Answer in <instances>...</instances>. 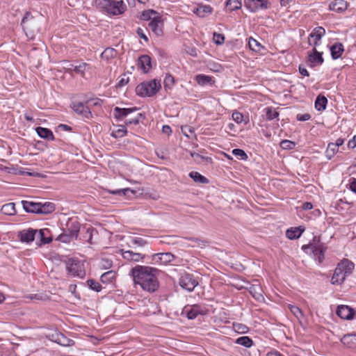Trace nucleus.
<instances>
[{"label": "nucleus", "mask_w": 356, "mask_h": 356, "mask_svg": "<svg viewBox=\"0 0 356 356\" xmlns=\"http://www.w3.org/2000/svg\"><path fill=\"white\" fill-rule=\"evenodd\" d=\"M161 270L148 266L136 265L131 270L135 285H139L143 290L153 293L159 287L158 276Z\"/></svg>", "instance_id": "nucleus-1"}, {"label": "nucleus", "mask_w": 356, "mask_h": 356, "mask_svg": "<svg viewBox=\"0 0 356 356\" xmlns=\"http://www.w3.org/2000/svg\"><path fill=\"white\" fill-rule=\"evenodd\" d=\"M302 250L307 254L313 255L315 259L321 264L325 259L324 254L327 246L321 241L320 236H315L309 244L302 246Z\"/></svg>", "instance_id": "nucleus-2"}, {"label": "nucleus", "mask_w": 356, "mask_h": 356, "mask_svg": "<svg viewBox=\"0 0 356 356\" xmlns=\"http://www.w3.org/2000/svg\"><path fill=\"white\" fill-rule=\"evenodd\" d=\"M354 269V264L348 259H343L338 264L334 270L331 279L332 284H341L345 281L346 277L350 275Z\"/></svg>", "instance_id": "nucleus-3"}, {"label": "nucleus", "mask_w": 356, "mask_h": 356, "mask_svg": "<svg viewBox=\"0 0 356 356\" xmlns=\"http://www.w3.org/2000/svg\"><path fill=\"white\" fill-rule=\"evenodd\" d=\"M41 19V17H34L29 13H26L22 19V28L29 39H34L35 35L40 32Z\"/></svg>", "instance_id": "nucleus-4"}, {"label": "nucleus", "mask_w": 356, "mask_h": 356, "mask_svg": "<svg viewBox=\"0 0 356 356\" xmlns=\"http://www.w3.org/2000/svg\"><path fill=\"white\" fill-rule=\"evenodd\" d=\"M160 80L153 79L149 81H144L136 88V92L138 96L152 97L161 89Z\"/></svg>", "instance_id": "nucleus-5"}, {"label": "nucleus", "mask_w": 356, "mask_h": 356, "mask_svg": "<svg viewBox=\"0 0 356 356\" xmlns=\"http://www.w3.org/2000/svg\"><path fill=\"white\" fill-rule=\"evenodd\" d=\"M66 269L72 276L83 278L86 275L85 270L78 259H69L66 261Z\"/></svg>", "instance_id": "nucleus-6"}, {"label": "nucleus", "mask_w": 356, "mask_h": 356, "mask_svg": "<svg viewBox=\"0 0 356 356\" xmlns=\"http://www.w3.org/2000/svg\"><path fill=\"white\" fill-rule=\"evenodd\" d=\"M179 284L182 289L188 291H192L198 284V282L192 275L185 274L179 278Z\"/></svg>", "instance_id": "nucleus-7"}, {"label": "nucleus", "mask_w": 356, "mask_h": 356, "mask_svg": "<svg viewBox=\"0 0 356 356\" xmlns=\"http://www.w3.org/2000/svg\"><path fill=\"white\" fill-rule=\"evenodd\" d=\"M149 27L156 36H161L163 33V21L161 16H154L149 23Z\"/></svg>", "instance_id": "nucleus-8"}, {"label": "nucleus", "mask_w": 356, "mask_h": 356, "mask_svg": "<svg viewBox=\"0 0 356 356\" xmlns=\"http://www.w3.org/2000/svg\"><path fill=\"white\" fill-rule=\"evenodd\" d=\"M245 6L251 12H256L259 9H266L268 8V0H245Z\"/></svg>", "instance_id": "nucleus-9"}, {"label": "nucleus", "mask_w": 356, "mask_h": 356, "mask_svg": "<svg viewBox=\"0 0 356 356\" xmlns=\"http://www.w3.org/2000/svg\"><path fill=\"white\" fill-rule=\"evenodd\" d=\"M110 5L108 8L107 13L116 15L123 13L126 9L127 6L123 1H110Z\"/></svg>", "instance_id": "nucleus-10"}, {"label": "nucleus", "mask_w": 356, "mask_h": 356, "mask_svg": "<svg viewBox=\"0 0 356 356\" xmlns=\"http://www.w3.org/2000/svg\"><path fill=\"white\" fill-rule=\"evenodd\" d=\"M110 5L108 8L107 13L116 15L123 13L126 9L127 6L123 1H110Z\"/></svg>", "instance_id": "nucleus-11"}, {"label": "nucleus", "mask_w": 356, "mask_h": 356, "mask_svg": "<svg viewBox=\"0 0 356 356\" xmlns=\"http://www.w3.org/2000/svg\"><path fill=\"white\" fill-rule=\"evenodd\" d=\"M72 108L75 113L82 115L83 118L87 119L92 118V113L88 106L82 102L73 103Z\"/></svg>", "instance_id": "nucleus-12"}, {"label": "nucleus", "mask_w": 356, "mask_h": 356, "mask_svg": "<svg viewBox=\"0 0 356 356\" xmlns=\"http://www.w3.org/2000/svg\"><path fill=\"white\" fill-rule=\"evenodd\" d=\"M337 314L342 319L352 320L355 316V311L347 305H339L337 307Z\"/></svg>", "instance_id": "nucleus-13"}, {"label": "nucleus", "mask_w": 356, "mask_h": 356, "mask_svg": "<svg viewBox=\"0 0 356 356\" xmlns=\"http://www.w3.org/2000/svg\"><path fill=\"white\" fill-rule=\"evenodd\" d=\"M122 257L129 261L138 262L143 261L145 255L140 252H134L132 250H121Z\"/></svg>", "instance_id": "nucleus-14"}, {"label": "nucleus", "mask_w": 356, "mask_h": 356, "mask_svg": "<svg viewBox=\"0 0 356 356\" xmlns=\"http://www.w3.org/2000/svg\"><path fill=\"white\" fill-rule=\"evenodd\" d=\"M184 312L188 319H195L199 314H205V309L198 305H194L190 307H185Z\"/></svg>", "instance_id": "nucleus-15"}, {"label": "nucleus", "mask_w": 356, "mask_h": 356, "mask_svg": "<svg viewBox=\"0 0 356 356\" xmlns=\"http://www.w3.org/2000/svg\"><path fill=\"white\" fill-rule=\"evenodd\" d=\"M138 108L137 107H133V108H120V107H115L113 108V115L115 118H116L118 120H122L124 118H126L129 114L138 111Z\"/></svg>", "instance_id": "nucleus-16"}, {"label": "nucleus", "mask_w": 356, "mask_h": 356, "mask_svg": "<svg viewBox=\"0 0 356 356\" xmlns=\"http://www.w3.org/2000/svg\"><path fill=\"white\" fill-rule=\"evenodd\" d=\"M37 233V229L29 228V229H24L19 232L18 236L22 242L29 243L34 241Z\"/></svg>", "instance_id": "nucleus-17"}, {"label": "nucleus", "mask_w": 356, "mask_h": 356, "mask_svg": "<svg viewBox=\"0 0 356 356\" xmlns=\"http://www.w3.org/2000/svg\"><path fill=\"white\" fill-rule=\"evenodd\" d=\"M64 231L70 234L71 237L76 239L80 231V223L77 220H70L67 222V228Z\"/></svg>", "instance_id": "nucleus-18"}, {"label": "nucleus", "mask_w": 356, "mask_h": 356, "mask_svg": "<svg viewBox=\"0 0 356 356\" xmlns=\"http://www.w3.org/2000/svg\"><path fill=\"white\" fill-rule=\"evenodd\" d=\"M308 61L311 63L313 66L321 65L324 61L322 53L318 52L316 48L314 47L312 51L308 53Z\"/></svg>", "instance_id": "nucleus-19"}, {"label": "nucleus", "mask_w": 356, "mask_h": 356, "mask_svg": "<svg viewBox=\"0 0 356 356\" xmlns=\"http://www.w3.org/2000/svg\"><path fill=\"white\" fill-rule=\"evenodd\" d=\"M138 67L144 73L149 72L152 67L151 58L148 55H142L138 58Z\"/></svg>", "instance_id": "nucleus-20"}, {"label": "nucleus", "mask_w": 356, "mask_h": 356, "mask_svg": "<svg viewBox=\"0 0 356 356\" xmlns=\"http://www.w3.org/2000/svg\"><path fill=\"white\" fill-rule=\"evenodd\" d=\"M348 8V3L344 0H334L330 3L329 8L330 10L342 13Z\"/></svg>", "instance_id": "nucleus-21"}, {"label": "nucleus", "mask_w": 356, "mask_h": 356, "mask_svg": "<svg viewBox=\"0 0 356 356\" xmlns=\"http://www.w3.org/2000/svg\"><path fill=\"white\" fill-rule=\"evenodd\" d=\"M23 209L27 213H39L40 202H33L26 200L21 202Z\"/></svg>", "instance_id": "nucleus-22"}, {"label": "nucleus", "mask_w": 356, "mask_h": 356, "mask_svg": "<svg viewBox=\"0 0 356 356\" xmlns=\"http://www.w3.org/2000/svg\"><path fill=\"white\" fill-rule=\"evenodd\" d=\"M305 231V228L302 226L298 227H291L288 229L286 232V236L288 238L293 240L298 238L302 232Z\"/></svg>", "instance_id": "nucleus-23"}, {"label": "nucleus", "mask_w": 356, "mask_h": 356, "mask_svg": "<svg viewBox=\"0 0 356 356\" xmlns=\"http://www.w3.org/2000/svg\"><path fill=\"white\" fill-rule=\"evenodd\" d=\"M344 51L343 46L340 42H337L334 44L330 47V52L332 58L334 60L338 59L340 58Z\"/></svg>", "instance_id": "nucleus-24"}, {"label": "nucleus", "mask_w": 356, "mask_h": 356, "mask_svg": "<svg viewBox=\"0 0 356 356\" xmlns=\"http://www.w3.org/2000/svg\"><path fill=\"white\" fill-rule=\"evenodd\" d=\"M35 131L38 135L42 138L49 140H54L55 139L53 132L47 128L38 127L35 129Z\"/></svg>", "instance_id": "nucleus-25"}, {"label": "nucleus", "mask_w": 356, "mask_h": 356, "mask_svg": "<svg viewBox=\"0 0 356 356\" xmlns=\"http://www.w3.org/2000/svg\"><path fill=\"white\" fill-rule=\"evenodd\" d=\"M325 34V30L322 26L316 27L309 34L308 42L312 44L311 38H314L317 41H320L323 35Z\"/></svg>", "instance_id": "nucleus-26"}, {"label": "nucleus", "mask_w": 356, "mask_h": 356, "mask_svg": "<svg viewBox=\"0 0 356 356\" xmlns=\"http://www.w3.org/2000/svg\"><path fill=\"white\" fill-rule=\"evenodd\" d=\"M249 291L254 299L257 300L264 299L263 290L259 284H252L249 288Z\"/></svg>", "instance_id": "nucleus-27"}, {"label": "nucleus", "mask_w": 356, "mask_h": 356, "mask_svg": "<svg viewBox=\"0 0 356 356\" xmlns=\"http://www.w3.org/2000/svg\"><path fill=\"white\" fill-rule=\"evenodd\" d=\"M213 8L209 5L199 6L194 9V13L200 17H204L207 14L211 13Z\"/></svg>", "instance_id": "nucleus-28"}, {"label": "nucleus", "mask_w": 356, "mask_h": 356, "mask_svg": "<svg viewBox=\"0 0 356 356\" xmlns=\"http://www.w3.org/2000/svg\"><path fill=\"white\" fill-rule=\"evenodd\" d=\"M55 210V205L52 202H40L39 213L48 214L52 213Z\"/></svg>", "instance_id": "nucleus-29"}, {"label": "nucleus", "mask_w": 356, "mask_h": 356, "mask_svg": "<svg viewBox=\"0 0 356 356\" xmlns=\"http://www.w3.org/2000/svg\"><path fill=\"white\" fill-rule=\"evenodd\" d=\"M186 240H188L191 241V243L188 245V247L192 248H204L208 242L205 240L200 239L198 238H193V237H189V238H185Z\"/></svg>", "instance_id": "nucleus-30"}, {"label": "nucleus", "mask_w": 356, "mask_h": 356, "mask_svg": "<svg viewBox=\"0 0 356 356\" xmlns=\"http://www.w3.org/2000/svg\"><path fill=\"white\" fill-rule=\"evenodd\" d=\"M49 234L48 229H40L37 233L38 238H40V243L38 244L40 246L44 244H48L51 241L52 238L51 236H47V234Z\"/></svg>", "instance_id": "nucleus-31"}, {"label": "nucleus", "mask_w": 356, "mask_h": 356, "mask_svg": "<svg viewBox=\"0 0 356 356\" xmlns=\"http://www.w3.org/2000/svg\"><path fill=\"white\" fill-rule=\"evenodd\" d=\"M154 257H158L161 263L163 264H169L175 258V255L171 252L159 253L155 254Z\"/></svg>", "instance_id": "nucleus-32"}, {"label": "nucleus", "mask_w": 356, "mask_h": 356, "mask_svg": "<svg viewBox=\"0 0 356 356\" xmlns=\"http://www.w3.org/2000/svg\"><path fill=\"white\" fill-rule=\"evenodd\" d=\"M327 104V98L321 95H318L315 101V108L319 111H324Z\"/></svg>", "instance_id": "nucleus-33"}, {"label": "nucleus", "mask_w": 356, "mask_h": 356, "mask_svg": "<svg viewBox=\"0 0 356 356\" xmlns=\"http://www.w3.org/2000/svg\"><path fill=\"white\" fill-rule=\"evenodd\" d=\"M108 192L110 194L120 195V196L130 197L131 195H135V191L129 188H124V189H118V190H108Z\"/></svg>", "instance_id": "nucleus-34"}, {"label": "nucleus", "mask_w": 356, "mask_h": 356, "mask_svg": "<svg viewBox=\"0 0 356 356\" xmlns=\"http://www.w3.org/2000/svg\"><path fill=\"white\" fill-rule=\"evenodd\" d=\"M1 212L8 216H13L16 213L15 204L13 202L8 203L2 206Z\"/></svg>", "instance_id": "nucleus-35"}, {"label": "nucleus", "mask_w": 356, "mask_h": 356, "mask_svg": "<svg viewBox=\"0 0 356 356\" xmlns=\"http://www.w3.org/2000/svg\"><path fill=\"white\" fill-rule=\"evenodd\" d=\"M195 81L197 82L199 85L205 86L207 84H212L214 81L212 79L211 76L204 75V74H198L195 76Z\"/></svg>", "instance_id": "nucleus-36"}, {"label": "nucleus", "mask_w": 356, "mask_h": 356, "mask_svg": "<svg viewBox=\"0 0 356 356\" xmlns=\"http://www.w3.org/2000/svg\"><path fill=\"white\" fill-rule=\"evenodd\" d=\"M341 341L348 346L349 348H353V344L356 342V334H348L344 335Z\"/></svg>", "instance_id": "nucleus-37"}, {"label": "nucleus", "mask_w": 356, "mask_h": 356, "mask_svg": "<svg viewBox=\"0 0 356 356\" xmlns=\"http://www.w3.org/2000/svg\"><path fill=\"white\" fill-rule=\"evenodd\" d=\"M129 243L137 247H144L147 244V241L140 236H131L129 238Z\"/></svg>", "instance_id": "nucleus-38"}, {"label": "nucleus", "mask_w": 356, "mask_h": 356, "mask_svg": "<svg viewBox=\"0 0 356 356\" xmlns=\"http://www.w3.org/2000/svg\"><path fill=\"white\" fill-rule=\"evenodd\" d=\"M189 176L195 181L201 184H208L209 180L197 172H191Z\"/></svg>", "instance_id": "nucleus-39"}, {"label": "nucleus", "mask_w": 356, "mask_h": 356, "mask_svg": "<svg viewBox=\"0 0 356 356\" xmlns=\"http://www.w3.org/2000/svg\"><path fill=\"white\" fill-rule=\"evenodd\" d=\"M118 129L113 131L111 134V136H113L115 138H122L124 136L127 132L126 125H118Z\"/></svg>", "instance_id": "nucleus-40"}, {"label": "nucleus", "mask_w": 356, "mask_h": 356, "mask_svg": "<svg viewBox=\"0 0 356 356\" xmlns=\"http://www.w3.org/2000/svg\"><path fill=\"white\" fill-rule=\"evenodd\" d=\"M236 343L246 348H250L253 344L252 340L247 336L238 338L236 341Z\"/></svg>", "instance_id": "nucleus-41"}, {"label": "nucleus", "mask_w": 356, "mask_h": 356, "mask_svg": "<svg viewBox=\"0 0 356 356\" xmlns=\"http://www.w3.org/2000/svg\"><path fill=\"white\" fill-rule=\"evenodd\" d=\"M264 111L268 120H272L279 116V113L273 107H267Z\"/></svg>", "instance_id": "nucleus-42"}, {"label": "nucleus", "mask_w": 356, "mask_h": 356, "mask_svg": "<svg viewBox=\"0 0 356 356\" xmlns=\"http://www.w3.org/2000/svg\"><path fill=\"white\" fill-rule=\"evenodd\" d=\"M116 51L113 48H106L101 54L102 59L108 60L111 58L115 57Z\"/></svg>", "instance_id": "nucleus-43"}, {"label": "nucleus", "mask_w": 356, "mask_h": 356, "mask_svg": "<svg viewBox=\"0 0 356 356\" xmlns=\"http://www.w3.org/2000/svg\"><path fill=\"white\" fill-rule=\"evenodd\" d=\"M100 279L103 283H111L115 280V273L112 270L106 272L102 275Z\"/></svg>", "instance_id": "nucleus-44"}, {"label": "nucleus", "mask_w": 356, "mask_h": 356, "mask_svg": "<svg viewBox=\"0 0 356 356\" xmlns=\"http://www.w3.org/2000/svg\"><path fill=\"white\" fill-rule=\"evenodd\" d=\"M154 16H159V13L153 10H147L142 13L140 18L143 20L149 21L152 20Z\"/></svg>", "instance_id": "nucleus-45"}, {"label": "nucleus", "mask_w": 356, "mask_h": 356, "mask_svg": "<svg viewBox=\"0 0 356 356\" xmlns=\"http://www.w3.org/2000/svg\"><path fill=\"white\" fill-rule=\"evenodd\" d=\"M175 84V78L170 74H167L164 79L163 85L165 90H170Z\"/></svg>", "instance_id": "nucleus-46"}, {"label": "nucleus", "mask_w": 356, "mask_h": 356, "mask_svg": "<svg viewBox=\"0 0 356 356\" xmlns=\"http://www.w3.org/2000/svg\"><path fill=\"white\" fill-rule=\"evenodd\" d=\"M288 307L291 312L296 316V318L300 321L301 318L303 317V313L302 310L298 307L293 305H289Z\"/></svg>", "instance_id": "nucleus-47"}, {"label": "nucleus", "mask_w": 356, "mask_h": 356, "mask_svg": "<svg viewBox=\"0 0 356 356\" xmlns=\"http://www.w3.org/2000/svg\"><path fill=\"white\" fill-rule=\"evenodd\" d=\"M337 152L338 147L336 146V145H334V143H330L325 151L326 156L329 159H331L332 157L334 155V154Z\"/></svg>", "instance_id": "nucleus-48"}, {"label": "nucleus", "mask_w": 356, "mask_h": 356, "mask_svg": "<svg viewBox=\"0 0 356 356\" xmlns=\"http://www.w3.org/2000/svg\"><path fill=\"white\" fill-rule=\"evenodd\" d=\"M249 47L251 50L258 52L260 51L263 47L255 39L250 38L248 42Z\"/></svg>", "instance_id": "nucleus-49"}, {"label": "nucleus", "mask_w": 356, "mask_h": 356, "mask_svg": "<svg viewBox=\"0 0 356 356\" xmlns=\"http://www.w3.org/2000/svg\"><path fill=\"white\" fill-rule=\"evenodd\" d=\"M226 6L230 10H236L239 9L242 4L241 2L238 0H228L227 1Z\"/></svg>", "instance_id": "nucleus-50"}, {"label": "nucleus", "mask_w": 356, "mask_h": 356, "mask_svg": "<svg viewBox=\"0 0 356 356\" xmlns=\"http://www.w3.org/2000/svg\"><path fill=\"white\" fill-rule=\"evenodd\" d=\"M89 67V65L86 63H82L79 65L74 67V72L81 74L82 76L84 75L85 71Z\"/></svg>", "instance_id": "nucleus-51"}, {"label": "nucleus", "mask_w": 356, "mask_h": 356, "mask_svg": "<svg viewBox=\"0 0 356 356\" xmlns=\"http://www.w3.org/2000/svg\"><path fill=\"white\" fill-rule=\"evenodd\" d=\"M87 284L90 289L95 291L99 292L102 290L101 284L94 280H88Z\"/></svg>", "instance_id": "nucleus-52"}, {"label": "nucleus", "mask_w": 356, "mask_h": 356, "mask_svg": "<svg viewBox=\"0 0 356 356\" xmlns=\"http://www.w3.org/2000/svg\"><path fill=\"white\" fill-rule=\"evenodd\" d=\"M111 0H95V6L99 8H102L107 12L108 8L110 5Z\"/></svg>", "instance_id": "nucleus-53"}, {"label": "nucleus", "mask_w": 356, "mask_h": 356, "mask_svg": "<svg viewBox=\"0 0 356 356\" xmlns=\"http://www.w3.org/2000/svg\"><path fill=\"white\" fill-rule=\"evenodd\" d=\"M58 239L63 243H70L71 241L75 238L71 237L70 234L64 231L63 233L58 236Z\"/></svg>", "instance_id": "nucleus-54"}, {"label": "nucleus", "mask_w": 356, "mask_h": 356, "mask_svg": "<svg viewBox=\"0 0 356 356\" xmlns=\"http://www.w3.org/2000/svg\"><path fill=\"white\" fill-rule=\"evenodd\" d=\"M234 328L238 333H246L249 330L248 326L241 323H234Z\"/></svg>", "instance_id": "nucleus-55"}, {"label": "nucleus", "mask_w": 356, "mask_h": 356, "mask_svg": "<svg viewBox=\"0 0 356 356\" xmlns=\"http://www.w3.org/2000/svg\"><path fill=\"white\" fill-rule=\"evenodd\" d=\"M57 340L58 343L65 346H70L73 343L72 340L66 339L63 334L58 335Z\"/></svg>", "instance_id": "nucleus-56"}, {"label": "nucleus", "mask_w": 356, "mask_h": 356, "mask_svg": "<svg viewBox=\"0 0 356 356\" xmlns=\"http://www.w3.org/2000/svg\"><path fill=\"white\" fill-rule=\"evenodd\" d=\"M295 145V143L288 140H284L280 143V146L283 149H291Z\"/></svg>", "instance_id": "nucleus-57"}, {"label": "nucleus", "mask_w": 356, "mask_h": 356, "mask_svg": "<svg viewBox=\"0 0 356 356\" xmlns=\"http://www.w3.org/2000/svg\"><path fill=\"white\" fill-rule=\"evenodd\" d=\"M232 153L236 156H240L242 160H246L248 159V155L243 149H234L232 150Z\"/></svg>", "instance_id": "nucleus-58"}, {"label": "nucleus", "mask_w": 356, "mask_h": 356, "mask_svg": "<svg viewBox=\"0 0 356 356\" xmlns=\"http://www.w3.org/2000/svg\"><path fill=\"white\" fill-rule=\"evenodd\" d=\"M213 39L214 42L217 44H222L225 41L224 35L220 33H214Z\"/></svg>", "instance_id": "nucleus-59"}, {"label": "nucleus", "mask_w": 356, "mask_h": 356, "mask_svg": "<svg viewBox=\"0 0 356 356\" xmlns=\"http://www.w3.org/2000/svg\"><path fill=\"white\" fill-rule=\"evenodd\" d=\"M143 115L141 113H138L136 117H135L133 119L127 120L125 121V125H129V124H138L139 123L140 118H141Z\"/></svg>", "instance_id": "nucleus-60"}, {"label": "nucleus", "mask_w": 356, "mask_h": 356, "mask_svg": "<svg viewBox=\"0 0 356 356\" xmlns=\"http://www.w3.org/2000/svg\"><path fill=\"white\" fill-rule=\"evenodd\" d=\"M232 119L238 124L243 120V115L240 112L235 111L232 113Z\"/></svg>", "instance_id": "nucleus-61"}, {"label": "nucleus", "mask_w": 356, "mask_h": 356, "mask_svg": "<svg viewBox=\"0 0 356 356\" xmlns=\"http://www.w3.org/2000/svg\"><path fill=\"white\" fill-rule=\"evenodd\" d=\"M129 78L126 77V74H124L122 77L120 79L118 83L116 85L117 88H121L127 85L129 82Z\"/></svg>", "instance_id": "nucleus-62"}, {"label": "nucleus", "mask_w": 356, "mask_h": 356, "mask_svg": "<svg viewBox=\"0 0 356 356\" xmlns=\"http://www.w3.org/2000/svg\"><path fill=\"white\" fill-rule=\"evenodd\" d=\"M94 231L95 230L92 228H88L87 230H86V234L88 235V236H85V237L87 238L86 241L90 244H92V232Z\"/></svg>", "instance_id": "nucleus-63"}, {"label": "nucleus", "mask_w": 356, "mask_h": 356, "mask_svg": "<svg viewBox=\"0 0 356 356\" xmlns=\"http://www.w3.org/2000/svg\"><path fill=\"white\" fill-rule=\"evenodd\" d=\"M296 118L299 121H307L311 118V115L309 113L298 114Z\"/></svg>", "instance_id": "nucleus-64"}]
</instances>
